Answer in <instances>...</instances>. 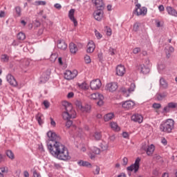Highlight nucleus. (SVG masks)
I'll list each match as a JSON object with an SVG mask.
<instances>
[{
    "mask_svg": "<svg viewBox=\"0 0 177 177\" xmlns=\"http://www.w3.org/2000/svg\"><path fill=\"white\" fill-rule=\"evenodd\" d=\"M44 105L45 106L46 109H48L49 107V102L48 101H44Z\"/></svg>",
    "mask_w": 177,
    "mask_h": 177,
    "instance_id": "obj_64",
    "label": "nucleus"
},
{
    "mask_svg": "<svg viewBox=\"0 0 177 177\" xmlns=\"http://www.w3.org/2000/svg\"><path fill=\"white\" fill-rule=\"evenodd\" d=\"M132 121L135 122H138V124H142L143 122V116L140 114H134L131 116Z\"/></svg>",
    "mask_w": 177,
    "mask_h": 177,
    "instance_id": "obj_19",
    "label": "nucleus"
},
{
    "mask_svg": "<svg viewBox=\"0 0 177 177\" xmlns=\"http://www.w3.org/2000/svg\"><path fill=\"white\" fill-rule=\"evenodd\" d=\"M170 109H176L177 104L175 102H170L167 104Z\"/></svg>",
    "mask_w": 177,
    "mask_h": 177,
    "instance_id": "obj_41",
    "label": "nucleus"
},
{
    "mask_svg": "<svg viewBox=\"0 0 177 177\" xmlns=\"http://www.w3.org/2000/svg\"><path fill=\"white\" fill-rule=\"evenodd\" d=\"M35 5H37V6H45V5H46V1H35Z\"/></svg>",
    "mask_w": 177,
    "mask_h": 177,
    "instance_id": "obj_39",
    "label": "nucleus"
},
{
    "mask_svg": "<svg viewBox=\"0 0 177 177\" xmlns=\"http://www.w3.org/2000/svg\"><path fill=\"white\" fill-rule=\"evenodd\" d=\"M6 12H5V11H0V17L2 18V17H6Z\"/></svg>",
    "mask_w": 177,
    "mask_h": 177,
    "instance_id": "obj_59",
    "label": "nucleus"
},
{
    "mask_svg": "<svg viewBox=\"0 0 177 177\" xmlns=\"http://www.w3.org/2000/svg\"><path fill=\"white\" fill-rule=\"evenodd\" d=\"M19 41H17V40H14L13 41V42H12V46H17L18 45H19Z\"/></svg>",
    "mask_w": 177,
    "mask_h": 177,
    "instance_id": "obj_62",
    "label": "nucleus"
},
{
    "mask_svg": "<svg viewBox=\"0 0 177 177\" xmlns=\"http://www.w3.org/2000/svg\"><path fill=\"white\" fill-rule=\"evenodd\" d=\"M140 164V158H137L135 163L131 165L130 167H127L128 171H134V172H138L139 171V167Z\"/></svg>",
    "mask_w": 177,
    "mask_h": 177,
    "instance_id": "obj_11",
    "label": "nucleus"
},
{
    "mask_svg": "<svg viewBox=\"0 0 177 177\" xmlns=\"http://www.w3.org/2000/svg\"><path fill=\"white\" fill-rule=\"evenodd\" d=\"M85 161L84 160H79L77 162L78 165H80V167H84V164Z\"/></svg>",
    "mask_w": 177,
    "mask_h": 177,
    "instance_id": "obj_60",
    "label": "nucleus"
},
{
    "mask_svg": "<svg viewBox=\"0 0 177 177\" xmlns=\"http://www.w3.org/2000/svg\"><path fill=\"white\" fill-rule=\"evenodd\" d=\"M133 15H136V16H146L147 15V8L146 7H142L140 3H137L133 11Z\"/></svg>",
    "mask_w": 177,
    "mask_h": 177,
    "instance_id": "obj_5",
    "label": "nucleus"
},
{
    "mask_svg": "<svg viewBox=\"0 0 177 177\" xmlns=\"http://www.w3.org/2000/svg\"><path fill=\"white\" fill-rule=\"evenodd\" d=\"M84 62L86 64H89L92 62V59H91V56L86 55L84 56Z\"/></svg>",
    "mask_w": 177,
    "mask_h": 177,
    "instance_id": "obj_37",
    "label": "nucleus"
},
{
    "mask_svg": "<svg viewBox=\"0 0 177 177\" xmlns=\"http://www.w3.org/2000/svg\"><path fill=\"white\" fill-rule=\"evenodd\" d=\"M100 9L101 8H98V10L95 11L93 14L94 19L98 21H100V20L103 19V11Z\"/></svg>",
    "mask_w": 177,
    "mask_h": 177,
    "instance_id": "obj_16",
    "label": "nucleus"
},
{
    "mask_svg": "<svg viewBox=\"0 0 177 177\" xmlns=\"http://www.w3.org/2000/svg\"><path fill=\"white\" fill-rule=\"evenodd\" d=\"M90 138L93 140H100L102 139V132L95 131L90 134Z\"/></svg>",
    "mask_w": 177,
    "mask_h": 177,
    "instance_id": "obj_18",
    "label": "nucleus"
},
{
    "mask_svg": "<svg viewBox=\"0 0 177 177\" xmlns=\"http://www.w3.org/2000/svg\"><path fill=\"white\" fill-rule=\"evenodd\" d=\"M110 127L111 129H113V131H116V132H118L121 130L120 126H118V124L114 122L110 123Z\"/></svg>",
    "mask_w": 177,
    "mask_h": 177,
    "instance_id": "obj_29",
    "label": "nucleus"
},
{
    "mask_svg": "<svg viewBox=\"0 0 177 177\" xmlns=\"http://www.w3.org/2000/svg\"><path fill=\"white\" fill-rule=\"evenodd\" d=\"M175 128V121L172 119H167L162 122L159 126L160 132L164 133H171Z\"/></svg>",
    "mask_w": 177,
    "mask_h": 177,
    "instance_id": "obj_3",
    "label": "nucleus"
},
{
    "mask_svg": "<svg viewBox=\"0 0 177 177\" xmlns=\"http://www.w3.org/2000/svg\"><path fill=\"white\" fill-rule=\"evenodd\" d=\"M95 48H96V46L95 45V43L93 42V41H88L87 44V50H86L87 53H93Z\"/></svg>",
    "mask_w": 177,
    "mask_h": 177,
    "instance_id": "obj_17",
    "label": "nucleus"
},
{
    "mask_svg": "<svg viewBox=\"0 0 177 177\" xmlns=\"http://www.w3.org/2000/svg\"><path fill=\"white\" fill-rule=\"evenodd\" d=\"M16 13L18 16H21V8L20 7H17L15 8Z\"/></svg>",
    "mask_w": 177,
    "mask_h": 177,
    "instance_id": "obj_48",
    "label": "nucleus"
},
{
    "mask_svg": "<svg viewBox=\"0 0 177 177\" xmlns=\"http://www.w3.org/2000/svg\"><path fill=\"white\" fill-rule=\"evenodd\" d=\"M123 161V165H127L128 164V158L124 157L122 159Z\"/></svg>",
    "mask_w": 177,
    "mask_h": 177,
    "instance_id": "obj_58",
    "label": "nucleus"
},
{
    "mask_svg": "<svg viewBox=\"0 0 177 177\" xmlns=\"http://www.w3.org/2000/svg\"><path fill=\"white\" fill-rule=\"evenodd\" d=\"M139 26H140L139 23L134 24L133 26V31H138L139 30Z\"/></svg>",
    "mask_w": 177,
    "mask_h": 177,
    "instance_id": "obj_45",
    "label": "nucleus"
},
{
    "mask_svg": "<svg viewBox=\"0 0 177 177\" xmlns=\"http://www.w3.org/2000/svg\"><path fill=\"white\" fill-rule=\"evenodd\" d=\"M138 70H139L142 74H149L150 73V68L143 64H140L138 66Z\"/></svg>",
    "mask_w": 177,
    "mask_h": 177,
    "instance_id": "obj_13",
    "label": "nucleus"
},
{
    "mask_svg": "<svg viewBox=\"0 0 177 177\" xmlns=\"http://www.w3.org/2000/svg\"><path fill=\"white\" fill-rule=\"evenodd\" d=\"M86 96L88 97V99H90V100H96L97 106H103L104 100V96H103L102 94H100V93H90L89 92H86Z\"/></svg>",
    "mask_w": 177,
    "mask_h": 177,
    "instance_id": "obj_4",
    "label": "nucleus"
},
{
    "mask_svg": "<svg viewBox=\"0 0 177 177\" xmlns=\"http://www.w3.org/2000/svg\"><path fill=\"white\" fill-rule=\"evenodd\" d=\"M62 106V117L64 121H68V120L77 117V112H75V110L73 108L71 103L67 101H63Z\"/></svg>",
    "mask_w": 177,
    "mask_h": 177,
    "instance_id": "obj_2",
    "label": "nucleus"
},
{
    "mask_svg": "<svg viewBox=\"0 0 177 177\" xmlns=\"http://www.w3.org/2000/svg\"><path fill=\"white\" fill-rule=\"evenodd\" d=\"M153 109H161V104L154 103L153 104Z\"/></svg>",
    "mask_w": 177,
    "mask_h": 177,
    "instance_id": "obj_51",
    "label": "nucleus"
},
{
    "mask_svg": "<svg viewBox=\"0 0 177 177\" xmlns=\"http://www.w3.org/2000/svg\"><path fill=\"white\" fill-rule=\"evenodd\" d=\"M139 52H140V48L139 47H136L133 50V53H134V55H137Z\"/></svg>",
    "mask_w": 177,
    "mask_h": 177,
    "instance_id": "obj_50",
    "label": "nucleus"
},
{
    "mask_svg": "<svg viewBox=\"0 0 177 177\" xmlns=\"http://www.w3.org/2000/svg\"><path fill=\"white\" fill-rule=\"evenodd\" d=\"M174 51H175V49L174 48V47L169 46V53L167 54V57H170L171 53H174Z\"/></svg>",
    "mask_w": 177,
    "mask_h": 177,
    "instance_id": "obj_40",
    "label": "nucleus"
},
{
    "mask_svg": "<svg viewBox=\"0 0 177 177\" xmlns=\"http://www.w3.org/2000/svg\"><path fill=\"white\" fill-rule=\"evenodd\" d=\"M135 88H136L135 83H131L129 88L122 87L120 92L125 97H129L131 93L135 91Z\"/></svg>",
    "mask_w": 177,
    "mask_h": 177,
    "instance_id": "obj_6",
    "label": "nucleus"
},
{
    "mask_svg": "<svg viewBox=\"0 0 177 177\" xmlns=\"http://www.w3.org/2000/svg\"><path fill=\"white\" fill-rule=\"evenodd\" d=\"M117 51V50L114 49L113 48H109V53L111 56H114V55H115V52Z\"/></svg>",
    "mask_w": 177,
    "mask_h": 177,
    "instance_id": "obj_43",
    "label": "nucleus"
},
{
    "mask_svg": "<svg viewBox=\"0 0 177 177\" xmlns=\"http://www.w3.org/2000/svg\"><path fill=\"white\" fill-rule=\"evenodd\" d=\"M1 60L3 63H8L9 62V56H8L6 54L2 55L1 57Z\"/></svg>",
    "mask_w": 177,
    "mask_h": 177,
    "instance_id": "obj_33",
    "label": "nucleus"
},
{
    "mask_svg": "<svg viewBox=\"0 0 177 177\" xmlns=\"http://www.w3.org/2000/svg\"><path fill=\"white\" fill-rule=\"evenodd\" d=\"M47 136L49 140L53 142V144L48 145V149L51 156L62 161H67V160L71 158L67 147L59 142L60 140V136L52 131H49L47 133Z\"/></svg>",
    "mask_w": 177,
    "mask_h": 177,
    "instance_id": "obj_1",
    "label": "nucleus"
},
{
    "mask_svg": "<svg viewBox=\"0 0 177 177\" xmlns=\"http://www.w3.org/2000/svg\"><path fill=\"white\" fill-rule=\"evenodd\" d=\"M93 153H94V154H100V149L97 148V147H94L93 149Z\"/></svg>",
    "mask_w": 177,
    "mask_h": 177,
    "instance_id": "obj_44",
    "label": "nucleus"
},
{
    "mask_svg": "<svg viewBox=\"0 0 177 177\" xmlns=\"http://www.w3.org/2000/svg\"><path fill=\"white\" fill-rule=\"evenodd\" d=\"M93 3H95L97 9H102L104 6L103 0H93Z\"/></svg>",
    "mask_w": 177,
    "mask_h": 177,
    "instance_id": "obj_22",
    "label": "nucleus"
},
{
    "mask_svg": "<svg viewBox=\"0 0 177 177\" xmlns=\"http://www.w3.org/2000/svg\"><path fill=\"white\" fill-rule=\"evenodd\" d=\"M77 75H78V72L77 71H66L64 73L65 80H68V81L74 80Z\"/></svg>",
    "mask_w": 177,
    "mask_h": 177,
    "instance_id": "obj_8",
    "label": "nucleus"
},
{
    "mask_svg": "<svg viewBox=\"0 0 177 177\" xmlns=\"http://www.w3.org/2000/svg\"><path fill=\"white\" fill-rule=\"evenodd\" d=\"M66 128H70V127L73 125V121H71V120H66Z\"/></svg>",
    "mask_w": 177,
    "mask_h": 177,
    "instance_id": "obj_46",
    "label": "nucleus"
},
{
    "mask_svg": "<svg viewBox=\"0 0 177 177\" xmlns=\"http://www.w3.org/2000/svg\"><path fill=\"white\" fill-rule=\"evenodd\" d=\"M127 73V69L125 66L122 64L118 65L116 67V75L119 77H124Z\"/></svg>",
    "mask_w": 177,
    "mask_h": 177,
    "instance_id": "obj_12",
    "label": "nucleus"
},
{
    "mask_svg": "<svg viewBox=\"0 0 177 177\" xmlns=\"http://www.w3.org/2000/svg\"><path fill=\"white\" fill-rule=\"evenodd\" d=\"M105 89L107 92H115L118 89V84L117 82H109L105 86Z\"/></svg>",
    "mask_w": 177,
    "mask_h": 177,
    "instance_id": "obj_10",
    "label": "nucleus"
},
{
    "mask_svg": "<svg viewBox=\"0 0 177 177\" xmlns=\"http://www.w3.org/2000/svg\"><path fill=\"white\" fill-rule=\"evenodd\" d=\"M6 156L10 158V160H15V153L11 150H8L6 151Z\"/></svg>",
    "mask_w": 177,
    "mask_h": 177,
    "instance_id": "obj_32",
    "label": "nucleus"
},
{
    "mask_svg": "<svg viewBox=\"0 0 177 177\" xmlns=\"http://www.w3.org/2000/svg\"><path fill=\"white\" fill-rule=\"evenodd\" d=\"M75 104L76 106V107L78 109V110H81L82 109V102H81V101L80 100H76L75 102Z\"/></svg>",
    "mask_w": 177,
    "mask_h": 177,
    "instance_id": "obj_38",
    "label": "nucleus"
},
{
    "mask_svg": "<svg viewBox=\"0 0 177 177\" xmlns=\"http://www.w3.org/2000/svg\"><path fill=\"white\" fill-rule=\"evenodd\" d=\"M57 48H59V49H62V50H66V49H67V44L63 41H59Z\"/></svg>",
    "mask_w": 177,
    "mask_h": 177,
    "instance_id": "obj_26",
    "label": "nucleus"
},
{
    "mask_svg": "<svg viewBox=\"0 0 177 177\" xmlns=\"http://www.w3.org/2000/svg\"><path fill=\"white\" fill-rule=\"evenodd\" d=\"M91 109H92L91 105L86 104L85 106H82L80 111H82V113H91Z\"/></svg>",
    "mask_w": 177,
    "mask_h": 177,
    "instance_id": "obj_27",
    "label": "nucleus"
},
{
    "mask_svg": "<svg viewBox=\"0 0 177 177\" xmlns=\"http://www.w3.org/2000/svg\"><path fill=\"white\" fill-rule=\"evenodd\" d=\"M33 176L34 177H41V174H39L38 172H37V171H35L33 172Z\"/></svg>",
    "mask_w": 177,
    "mask_h": 177,
    "instance_id": "obj_63",
    "label": "nucleus"
},
{
    "mask_svg": "<svg viewBox=\"0 0 177 177\" xmlns=\"http://www.w3.org/2000/svg\"><path fill=\"white\" fill-rule=\"evenodd\" d=\"M167 96H168V93L165 92L163 93H159L156 95V97L158 99V100H162V99L167 97Z\"/></svg>",
    "mask_w": 177,
    "mask_h": 177,
    "instance_id": "obj_31",
    "label": "nucleus"
},
{
    "mask_svg": "<svg viewBox=\"0 0 177 177\" xmlns=\"http://www.w3.org/2000/svg\"><path fill=\"white\" fill-rule=\"evenodd\" d=\"M100 147L102 151H106V150H109V142L102 141L100 145Z\"/></svg>",
    "mask_w": 177,
    "mask_h": 177,
    "instance_id": "obj_24",
    "label": "nucleus"
},
{
    "mask_svg": "<svg viewBox=\"0 0 177 177\" xmlns=\"http://www.w3.org/2000/svg\"><path fill=\"white\" fill-rule=\"evenodd\" d=\"M42 117L44 116L39 113L36 117V120L39 122V125H42L44 124V120H42Z\"/></svg>",
    "mask_w": 177,
    "mask_h": 177,
    "instance_id": "obj_34",
    "label": "nucleus"
},
{
    "mask_svg": "<svg viewBox=\"0 0 177 177\" xmlns=\"http://www.w3.org/2000/svg\"><path fill=\"white\" fill-rule=\"evenodd\" d=\"M166 10L170 16H174V17H177V11L174 8L171 6H167L166 8Z\"/></svg>",
    "mask_w": 177,
    "mask_h": 177,
    "instance_id": "obj_20",
    "label": "nucleus"
},
{
    "mask_svg": "<svg viewBox=\"0 0 177 177\" xmlns=\"http://www.w3.org/2000/svg\"><path fill=\"white\" fill-rule=\"evenodd\" d=\"M83 167H87L88 168H91V167H92V165H91L89 162L84 161Z\"/></svg>",
    "mask_w": 177,
    "mask_h": 177,
    "instance_id": "obj_52",
    "label": "nucleus"
},
{
    "mask_svg": "<svg viewBox=\"0 0 177 177\" xmlns=\"http://www.w3.org/2000/svg\"><path fill=\"white\" fill-rule=\"evenodd\" d=\"M50 125L52 127H56V122H55V120H53V118H50Z\"/></svg>",
    "mask_w": 177,
    "mask_h": 177,
    "instance_id": "obj_57",
    "label": "nucleus"
},
{
    "mask_svg": "<svg viewBox=\"0 0 177 177\" xmlns=\"http://www.w3.org/2000/svg\"><path fill=\"white\" fill-rule=\"evenodd\" d=\"M158 9L160 12H164V10H165V8H164L163 5H160L158 6Z\"/></svg>",
    "mask_w": 177,
    "mask_h": 177,
    "instance_id": "obj_61",
    "label": "nucleus"
},
{
    "mask_svg": "<svg viewBox=\"0 0 177 177\" xmlns=\"http://www.w3.org/2000/svg\"><path fill=\"white\" fill-rule=\"evenodd\" d=\"M94 175H99L100 174V167H96L95 171H93Z\"/></svg>",
    "mask_w": 177,
    "mask_h": 177,
    "instance_id": "obj_47",
    "label": "nucleus"
},
{
    "mask_svg": "<svg viewBox=\"0 0 177 177\" xmlns=\"http://www.w3.org/2000/svg\"><path fill=\"white\" fill-rule=\"evenodd\" d=\"M6 80L8 83H10V85L12 86H17V81H16V79H15V77L12 75L11 74H8L6 77Z\"/></svg>",
    "mask_w": 177,
    "mask_h": 177,
    "instance_id": "obj_15",
    "label": "nucleus"
},
{
    "mask_svg": "<svg viewBox=\"0 0 177 177\" xmlns=\"http://www.w3.org/2000/svg\"><path fill=\"white\" fill-rule=\"evenodd\" d=\"M95 37H97V39H100V38H102V34H100V32H99V31L95 30Z\"/></svg>",
    "mask_w": 177,
    "mask_h": 177,
    "instance_id": "obj_49",
    "label": "nucleus"
},
{
    "mask_svg": "<svg viewBox=\"0 0 177 177\" xmlns=\"http://www.w3.org/2000/svg\"><path fill=\"white\" fill-rule=\"evenodd\" d=\"M160 88H163V89H167L168 88V83L163 77H161L160 80Z\"/></svg>",
    "mask_w": 177,
    "mask_h": 177,
    "instance_id": "obj_28",
    "label": "nucleus"
},
{
    "mask_svg": "<svg viewBox=\"0 0 177 177\" xmlns=\"http://www.w3.org/2000/svg\"><path fill=\"white\" fill-rule=\"evenodd\" d=\"M75 13V10L71 9L68 12V17L70 20H71V21L73 22L75 27H77V26H78V22L77 21V19L74 17Z\"/></svg>",
    "mask_w": 177,
    "mask_h": 177,
    "instance_id": "obj_14",
    "label": "nucleus"
},
{
    "mask_svg": "<svg viewBox=\"0 0 177 177\" xmlns=\"http://www.w3.org/2000/svg\"><path fill=\"white\" fill-rule=\"evenodd\" d=\"M24 66L25 67H28L30 66V61L29 60H27L26 59L24 62Z\"/></svg>",
    "mask_w": 177,
    "mask_h": 177,
    "instance_id": "obj_56",
    "label": "nucleus"
},
{
    "mask_svg": "<svg viewBox=\"0 0 177 177\" xmlns=\"http://www.w3.org/2000/svg\"><path fill=\"white\" fill-rule=\"evenodd\" d=\"M102 87V82L99 79L92 80L90 82V88L91 91H97Z\"/></svg>",
    "mask_w": 177,
    "mask_h": 177,
    "instance_id": "obj_9",
    "label": "nucleus"
},
{
    "mask_svg": "<svg viewBox=\"0 0 177 177\" xmlns=\"http://www.w3.org/2000/svg\"><path fill=\"white\" fill-rule=\"evenodd\" d=\"M135 106H136L135 101L127 100L122 102V107L124 110H133V109H135Z\"/></svg>",
    "mask_w": 177,
    "mask_h": 177,
    "instance_id": "obj_7",
    "label": "nucleus"
},
{
    "mask_svg": "<svg viewBox=\"0 0 177 177\" xmlns=\"http://www.w3.org/2000/svg\"><path fill=\"white\" fill-rule=\"evenodd\" d=\"M68 99H72V97H74V93L73 92H70L67 95Z\"/></svg>",
    "mask_w": 177,
    "mask_h": 177,
    "instance_id": "obj_55",
    "label": "nucleus"
},
{
    "mask_svg": "<svg viewBox=\"0 0 177 177\" xmlns=\"http://www.w3.org/2000/svg\"><path fill=\"white\" fill-rule=\"evenodd\" d=\"M69 49L71 53H72L73 55H75V53L78 52V47H77V45L74 43H71L69 44Z\"/></svg>",
    "mask_w": 177,
    "mask_h": 177,
    "instance_id": "obj_21",
    "label": "nucleus"
},
{
    "mask_svg": "<svg viewBox=\"0 0 177 177\" xmlns=\"http://www.w3.org/2000/svg\"><path fill=\"white\" fill-rule=\"evenodd\" d=\"M17 39L19 41H24L26 39V35L24 32H19L17 35Z\"/></svg>",
    "mask_w": 177,
    "mask_h": 177,
    "instance_id": "obj_35",
    "label": "nucleus"
},
{
    "mask_svg": "<svg viewBox=\"0 0 177 177\" xmlns=\"http://www.w3.org/2000/svg\"><path fill=\"white\" fill-rule=\"evenodd\" d=\"M113 118H114V113H109L104 116L105 122L110 121V120H113Z\"/></svg>",
    "mask_w": 177,
    "mask_h": 177,
    "instance_id": "obj_30",
    "label": "nucleus"
},
{
    "mask_svg": "<svg viewBox=\"0 0 177 177\" xmlns=\"http://www.w3.org/2000/svg\"><path fill=\"white\" fill-rule=\"evenodd\" d=\"M54 7L55 8V9H57L58 10H60V9H62V5H60V3H55L54 5Z\"/></svg>",
    "mask_w": 177,
    "mask_h": 177,
    "instance_id": "obj_54",
    "label": "nucleus"
},
{
    "mask_svg": "<svg viewBox=\"0 0 177 177\" xmlns=\"http://www.w3.org/2000/svg\"><path fill=\"white\" fill-rule=\"evenodd\" d=\"M78 86H79V88H80V89H84V90L88 89V88H89L88 84L85 82L78 84Z\"/></svg>",
    "mask_w": 177,
    "mask_h": 177,
    "instance_id": "obj_36",
    "label": "nucleus"
},
{
    "mask_svg": "<svg viewBox=\"0 0 177 177\" xmlns=\"http://www.w3.org/2000/svg\"><path fill=\"white\" fill-rule=\"evenodd\" d=\"M48 80H49V75L46 73H44L40 77L41 84H45L46 82H48Z\"/></svg>",
    "mask_w": 177,
    "mask_h": 177,
    "instance_id": "obj_25",
    "label": "nucleus"
},
{
    "mask_svg": "<svg viewBox=\"0 0 177 177\" xmlns=\"http://www.w3.org/2000/svg\"><path fill=\"white\" fill-rule=\"evenodd\" d=\"M170 109L171 108H169V105H167V106H165L163 109L164 113H169Z\"/></svg>",
    "mask_w": 177,
    "mask_h": 177,
    "instance_id": "obj_53",
    "label": "nucleus"
},
{
    "mask_svg": "<svg viewBox=\"0 0 177 177\" xmlns=\"http://www.w3.org/2000/svg\"><path fill=\"white\" fill-rule=\"evenodd\" d=\"M155 147L153 145H151L148 146L147 149H146V153L147 156H153V153H154Z\"/></svg>",
    "mask_w": 177,
    "mask_h": 177,
    "instance_id": "obj_23",
    "label": "nucleus"
},
{
    "mask_svg": "<svg viewBox=\"0 0 177 177\" xmlns=\"http://www.w3.org/2000/svg\"><path fill=\"white\" fill-rule=\"evenodd\" d=\"M51 62H55L56 59H57V54H52L50 57Z\"/></svg>",
    "mask_w": 177,
    "mask_h": 177,
    "instance_id": "obj_42",
    "label": "nucleus"
}]
</instances>
